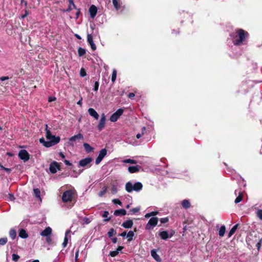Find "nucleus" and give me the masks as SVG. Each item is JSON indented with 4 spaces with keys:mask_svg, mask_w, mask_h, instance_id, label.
<instances>
[{
    "mask_svg": "<svg viewBox=\"0 0 262 262\" xmlns=\"http://www.w3.org/2000/svg\"><path fill=\"white\" fill-rule=\"evenodd\" d=\"M112 2L114 7L117 10L120 8V2L119 0H112Z\"/></svg>",
    "mask_w": 262,
    "mask_h": 262,
    "instance_id": "nucleus-33",
    "label": "nucleus"
},
{
    "mask_svg": "<svg viewBox=\"0 0 262 262\" xmlns=\"http://www.w3.org/2000/svg\"><path fill=\"white\" fill-rule=\"evenodd\" d=\"M16 231L14 229H11L9 231V236L12 239H14L16 237Z\"/></svg>",
    "mask_w": 262,
    "mask_h": 262,
    "instance_id": "nucleus-27",
    "label": "nucleus"
},
{
    "mask_svg": "<svg viewBox=\"0 0 262 262\" xmlns=\"http://www.w3.org/2000/svg\"><path fill=\"white\" fill-rule=\"evenodd\" d=\"M261 245H262V238H260L259 239V241L258 242V243L256 244V247H257L258 251H259V250L261 248Z\"/></svg>",
    "mask_w": 262,
    "mask_h": 262,
    "instance_id": "nucleus-43",
    "label": "nucleus"
},
{
    "mask_svg": "<svg viewBox=\"0 0 262 262\" xmlns=\"http://www.w3.org/2000/svg\"><path fill=\"white\" fill-rule=\"evenodd\" d=\"M64 163H65L67 165H68V166H70V165H71V163L70 162V161H68V160H65L64 161Z\"/></svg>",
    "mask_w": 262,
    "mask_h": 262,
    "instance_id": "nucleus-60",
    "label": "nucleus"
},
{
    "mask_svg": "<svg viewBox=\"0 0 262 262\" xmlns=\"http://www.w3.org/2000/svg\"><path fill=\"white\" fill-rule=\"evenodd\" d=\"M34 191V193L35 195V196L37 198H39L40 199V190L38 188H35V189H34L33 190Z\"/></svg>",
    "mask_w": 262,
    "mask_h": 262,
    "instance_id": "nucleus-37",
    "label": "nucleus"
},
{
    "mask_svg": "<svg viewBox=\"0 0 262 262\" xmlns=\"http://www.w3.org/2000/svg\"><path fill=\"white\" fill-rule=\"evenodd\" d=\"M106 154L107 150L105 148L101 149L99 152L98 156L96 159V164H99L101 162L104 157L106 155Z\"/></svg>",
    "mask_w": 262,
    "mask_h": 262,
    "instance_id": "nucleus-11",
    "label": "nucleus"
},
{
    "mask_svg": "<svg viewBox=\"0 0 262 262\" xmlns=\"http://www.w3.org/2000/svg\"><path fill=\"white\" fill-rule=\"evenodd\" d=\"M18 156V157L24 162L28 161L30 159V155L25 149L20 150Z\"/></svg>",
    "mask_w": 262,
    "mask_h": 262,
    "instance_id": "nucleus-9",
    "label": "nucleus"
},
{
    "mask_svg": "<svg viewBox=\"0 0 262 262\" xmlns=\"http://www.w3.org/2000/svg\"><path fill=\"white\" fill-rule=\"evenodd\" d=\"M46 241L48 243H50L51 242V238L50 236L46 237Z\"/></svg>",
    "mask_w": 262,
    "mask_h": 262,
    "instance_id": "nucleus-57",
    "label": "nucleus"
},
{
    "mask_svg": "<svg viewBox=\"0 0 262 262\" xmlns=\"http://www.w3.org/2000/svg\"><path fill=\"white\" fill-rule=\"evenodd\" d=\"M0 167H1L2 169H3V170H4L5 171H6L8 172H10L11 171V169H10V168L4 167L2 165H1Z\"/></svg>",
    "mask_w": 262,
    "mask_h": 262,
    "instance_id": "nucleus-52",
    "label": "nucleus"
},
{
    "mask_svg": "<svg viewBox=\"0 0 262 262\" xmlns=\"http://www.w3.org/2000/svg\"><path fill=\"white\" fill-rule=\"evenodd\" d=\"M225 231H226V227L224 225H223L221 227V228H220V230H219V234L220 235V236H223L225 234Z\"/></svg>",
    "mask_w": 262,
    "mask_h": 262,
    "instance_id": "nucleus-28",
    "label": "nucleus"
},
{
    "mask_svg": "<svg viewBox=\"0 0 262 262\" xmlns=\"http://www.w3.org/2000/svg\"><path fill=\"white\" fill-rule=\"evenodd\" d=\"M83 147L84 148L85 150L88 152L90 153L92 151L94 148L88 143H84L83 144Z\"/></svg>",
    "mask_w": 262,
    "mask_h": 262,
    "instance_id": "nucleus-26",
    "label": "nucleus"
},
{
    "mask_svg": "<svg viewBox=\"0 0 262 262\" xmlns=\"http://www.w3.org/2000/svg\"><path fill=\"white\" fill-rule=\"evenodd\" d=\"M89 12L91 18H94L97 12V8L94 5H92L89 9Z\"/></svg>",
    "mask_w": 262,
    "mask_h": 262,
    "instance_id": "nucleus-15",
    "label": "nucleus"
},
{
    "mask_svg": "<svg viewBox=\"0 0 262 262\" xmlns=\"http://www.w3.org/2000/svg\"><path fill=\"white\" fill-rule=\"evenodd\" d=\"M256 215L257 217L261 220H262V210L258 209L256 212Z\"/></svg>",
    "mask_w": 262,
    "mask_h": 262,
    "instance_id": "nucleus-44",
    "label": "nucleus"
},
{
    "mask_svg": "<svg viewBox=\"0 0 262 262\" xmlns=\"http://www.w3.org/2000/svg\"><path fill=\"white\" fill-rule=\"evenodd\" d=\"M87 40H88V42L91 46V49L93 51H95L96 49V46L94 43V42L93 41V37L91 34H88Z\"/></svg>",
    "mask_w": 262,
    "mask_h": 262,
    "instance_id": "nucleus-14",
    "label": "nucleus"
},
{
    "mask_svg": "<svg viewBox=\"0 0 262 262\" xmlns=\"http://www.w3.org/2000/svg\"><path fill=\"white\" fill-rule=\"evenodd\" d=\"M78 255H79V251L78 250V251L76 252V254H75V260H76V261H77V259H78Z\"/></svg>",
    "mask_w": 262,
    "mask_h": 262,
    "instance_id": "nucleus-61",
    "label": "nucleus"
},
{
    "mask_svg": "<svg viewBox=\"0 0 262 262\" xmlns=\"http://www.w3.org/2000/svg\"><path fill=\"white\" fill-rule=\"evenodd\" d=\"M123 247L119 246L116 249V250L110 252V255L112 257H115L117 256L119 252L121 251Z\"/></svg>",
    "mask_w": 262,
    "mask_h": 262,
    "instance_id": "nucleus-22",
    "label": "nucleus"
},
{
    "mask_svg": "<svg viewBox=\"0 0 262 262\" xmlns=\"http://www.w3.org/2000/svg\"><path fill=\"white\" fill-rule=\"evenodd\" d=\"M248 35V32L243 29H238L236 31L231 35L233 38V42L235 45H241L245 41L246 37Z\"/></svg>",
    "mask_w": 262,
    "mask_h": 262,
    "instance_id": "nucleus-2",
    "label": "nucleus"
},
{
    "mask_svg": "<svg viewBox=\"0 0 262 262\" xmlns=\"http://www.w3.org/2000/svg\"><path fill=\"white\" fill-rule=\"evenodd\" d=\"M75 194V190L70 189L63 192L62 195V201L64 203L71 202L72 201Z\"/></svg>",
    "mask_w": 262,
    "mask_h": 262,
    "instance_id": "nucleus-4",
    "label": "nucleus"
},
{
    "mask_svg": "<svg viewBox=\"0 0 262 262\" xmlns=\"http://www.w3.org/2000/svg\"><path fill=\"white\" fill-rule=\"evenodd\" d=\"M237 226H238V225L236 224V225H234L231 228V229L230 230V231H229V232L228 233V237H231L234 233V232H235V231L237 229Z\"/></svg>",
    "mask_w": 262,
    "mask_h": 262,
    "instance_id": "nucleus-29",
    "label": "nucleus"
},
{
    "mask_svg": "<svg viewBox=\"0 0 262 262\" xmlns=\"http://www.w3.org/2000/svg\"><path fill=\"white\" fill-rule=\"evenodd\" d=\"M21 4H24L25 7L27 6L28 3L27 2L25 1V0H21Z\"/></svg>",
    "mask_w": 262,
    "mask_h": 262,
    "instance_id": "nucleus-58",
    "label": "nucleus"
},
{
    "mask_svg": "<svg viewBox=\"0 0 262 262\" xmlns=\"http://www.w3.org/2000/svg\"><path fill=\"white\" fill-rule=\"evenodd\" d=\"M142 184L140 182L133 184L130 182H128L125 185V189L128 192H131L133 191H139L142 188Z\"/></svg>",
    "mask_w": 262,
    "mask_h": 262,
    "instance_id": "nucleus-3",
    "label": "nucleus"
},
{
    "mask_svg": "<svg viewBox=\"0 0 262 262\" xmlns=\"http://www.w3.org/2000/svg\"><path fill=\"white\" fill-rule=\"evenodd\" d=\"M158 219L156 217H151L146 225L145 229L150 230L155 227L158 224Z\"/></svg>",
    "mask_w": 262,
    "mask_h": 262,
    "instance_id": "nucleus-8",
    "label": "nucleus"
},
{
    "mask_svg": "<svg viewBox=\"0 0 262 262\" xmlns=\"http://www.w3.org/2000/svg\"><path fill=\"white\" fill-rule=\"evenodd\" d=\"M234 193L235 195H237V194H238L237 197L235 199L234 201L235 203L237 204L242 201L243 193L240 191H238L237 190L235 191Z\"/></svg>",
    "mask_w": 262,
    "mask_h": 262,
    "instance_id": "nucleus-18",
    "label": "nucleus"
},
{
    "mask_svg": "<svg viewBox=\"0 0 262 262\" xmlns=\"http://www.w3.org/2000/svg\"><path fill=\"white\" fill-rule=\"evenodd\" d=\"M118 189L117 186L115 185H113L111 188L112 193L113 194H115L118 192Z\"/></svg>",
    "mask_w": 262,
    "mask_h": 262,
    "instance_id": "nucleus-40",
    "label": "nucleus"
},
{
    "mask_svg": "<svg viewBox=\"0 0 262 262\" xmlns=\"http://www.w3.org/2000/svg\"><path fill=\"white\" fill-rule=\"evenodd\" d=\"M49 169L51 173H55L60 169V165L57 162H52L50 165Z\"/></svg>",
    "mask_w": 262,
    "mask_h": 262,
    "instance_id": "nucleus-13",
    "label": "nucleus"
},
{
    "mask_svg": "<svg viewBox=\"0 0 262 262\" xmlns=\"http://www.w3.org/2000/svg\"><path fill=\"white\" fill-rule=\"evenodd\" d=\"M151 254L152 257L157 261H159L160 260L159 256L157 254L156 252L154 250H152L151 251Z\"/></svg>",
    "mask_w": 262,
    "mask_h": 262,
    "instance_id": "nucleus-31",
    "label": "nucleus"
},
{
    "mask_svg": "<svg viewBox=\"0 0 262 262\" xmlns=\"http://www.w3.org/2000/svg\"><path fill=\"white\" fill-rule=\"evenodd\" d=\"M126 235V232L125 231L121 233L120 234V236H122V237H125V236Z\"/></svg>",
    "mask_w": 262,
    "mask_h": 262,
    "instance_id": "nucleus-63",
    "label": "nucleus"
},
{
    "mask_svg": "<svg viewBox=\"0 0 262 262\" xmlns=\"http://www.w3.org/2000/svg\"><path fill=\"white\" fill-rule=\"evenodd\" d=\"M122 162L125 163H131V164H136L137 162L135 160H132L130 159H125L122 161Z\"/></svg>",
    "mask_w": 262,
    "mask_h": 262,
    "instance_id": "nucleus-38",
    "label": "nucleus"
},
{
    "mask_svg": "<svg viewBox=\"0 0 262 262\" xmlns=\"http://www.w3.org/2000/svg\"><path fill=\"white\" fill-rule=\"evenodd\" d=\"M71 232V230H67L66 232V233H65V237H64V241L62 243V246L65 248L67 246V244H68V234Z\"/></svg>",
    "mask_w": 262,
    "mask_h": 262,
    "instance_id": "nucleus-25",
    "label": "nucleus"
},
{
    "mask_svg": "<svg viewBox=\"0 0 262 262\" xmlns=\"http://www.w3.org/2000/svg\"><path fill=\"white\" fill-rule=\"evenodd\" d=\"M126 214V211L124 209L116 210L114 212V215L116 216L125 215Z\"/></svg>",
    "mask_w": 262,
    "mask_h": 262,
    "instance_id": "nucleus-21",
    "label": "nucleus"
},
{
    "mask_svg": "<svg viewBox=\"0 0 262 262\" xmlns=\"http://www.w3.org/2000/svg\"><path fill=\"white\" fill-rule=\"evenodd\" d=\"M182 205L183 207L188 208L190 207V203L188 200H184L182 202Z\"/></svg>",
    "mask_w": 262,
    "mask_h": 262,
    "instance_id": "nucleus-32",
    "label": "nucleus"
},
{
    "mask_svg": "<svg viewBox=\"0 0 262 262\" xmlns=\"http://www.w3.org/2000/svg\"><path fill=\"white\" fill-rule=\"evenodd\" d=\"M82 98H81L77 102V104L81 106L82 105Z\"/></svg>",
    "mask_w": 262,
    "mask_h": 262,
    "instance_id": "nucleus-62",
    "label": "nucleus"
},
{
    "mask_svg": "<svg viewBox=\"0 0 262 262\" xmlns=\"http://www.w3.org/2000/svg\"><path fill=\"white\" fill-rule=\"evenodd\" d=\"M128 97L129 98H132L133 97H135V94L133 93H130L128 95Z\"/></svg>",
    "mask_w": 262,
    "mask_h": 262,
    "instance_id": "nucleus-59",
    "label": "nucleus"
},
{
    "mask_svg": "<svg viewBox=\"0 0 262 262\" xmlns=\"http://www.w3.org/2000/svg\"><path fill=\"white\" fill-rule=\"evenodd\" d=\"M134 236V232L132 231H129L127 234V237L128 238V241H130L131 240H132Z\"/></svg>",
    "mask_w": 262,
    "mask_h": 262,
    "instance_id": "nucleus-36",
    "label": "nucleus"
},
{
    "mask_svg": "<svg viewBox=\"0 0 262 262\" xmlns=\"http://www.w3.org/2000/svg\"><path fill=\"white\" fill-rule=\"evenodd\" d=\"M107 187L104 186L101 190L99 192L98 195L99 196L102 197L107 191Z\"/></svg>",
    "mask_w": 262,
    "mask_h": 262,
    "instance_id": "nucleus-34",
    "label": "nucleus"
},
{
    "mask_svg": "<svg viewBox=\"0 0 262 262\" xmlns=\"http://www.w3.org/2000/svg\"><path fill=\"white\" fill-rule=\"evenodd\" d=\"M92 161L91 158H86L81 160L78 163L79 167H85L89 168L91 166L90 163Z\"/></svg>",
    "mask_w": 262,
    "mask_h": 262,
    "instance_id": "nucleus-10",
    "label": "nucleus"
},
{
    "mask_svg": "<svg viewBox=\"0 0 262 262\" xmlns=\"http://www.w3.org/2000/svg\"><path fill=\"white\" fill-rule=\"evenodd\" d=\"M69 1L70 3L69 6L66 10L64 11V12H70L73 9H76V6L74 4L73 0H69Z\"/></svg>",
    "mask_w": 262,
    "mask_h": 262,
    "instance_id": "nucleus-24",
    "label": "nucleus"
},
{
    "mask_svg": "<svg viewBox=\"0 0 262 262\" xmlns=\"http://www.w3.org/2000/svg\"><path fill=\"white\" fill-rule=\"evenodd\" d=\"M52 231V229L50 227H48L40 233V235L44 237L50 236Z\"/></svg>",
    "mask_w": 262,
    "mask_h": 262,
    "instance_id": "nucleus-16",
    "label": "nucleus"
},
{
    "mask_svg": "<svg viewBox=\"0 0 262 262\" xmlns=\"http://www.w3.org/2000/svg\"><path fill=\"white\" fill-rule=\"evenodd\" d=\"M158 214V211H152V212H151L150 213H146L145 215V217L148 218V217H149L150 216H155V215H156Z\"/></svg>",
    "mask_w": 262,
    "mask_h": 262,
    "instance_id": "nucleus-35",
    "label": "nucleus"
},
{
    "mask_svg": "<svg viewBox=\"0 0 262 262\" xmlns=\"http://www.w3.org/2000/svg\"><path fill=\"white\" fill-rule=\"evenodd\" d=\"M117 77V71L115 69H114L113 71L112 75V81L114 82L116 79Z\"/></svg>",
    "mask_w": 262,
    "mask_h": 262,
    "instance_id": "nucleus-42",
    "label": "nucleus"
},
{
    "mask_svg": "<svg viewBox=\"0 0 262 262\" xmlns=\"http://www.w3.org/2000/svg\"><path fill=\"white\" fill-rule=\"evenodd\" d=\"M88 113L91 116L97 120L99 118V115L97 112L93 108H90L88 110Z\"/></svg>",
    "mask_w": 262,
    "mask_h": 262,
    "instance_id": "nucleus-17",
    "label": "nucleus"
},
{
    "mask_svg": "<svg viewBox=\"0 0 262 262\" xmlns=\"http://www.w3.org/2000/svg\"><path fill=\"white\" fill-rule=\"evenodd\" d=\"M106 121V117L104 113L101 115V118L97 126L98 129L99 131L102 130L105 127Z\"/></svg>",
    "mask_w": 262,
    "mask_h": 262,
    "instance_id": "nucleus-12",
    "label": "nucleus"
},
{
    "mask_svg": "<svg viewBox=\"0 0 262 262\" xmlns=\"http://www.w3.org/2000/svg\"><path fill=\"white\" fill-rule=\"evenodd\" d=\"M45 130L46 133V137L47 141H46L43 138L39 139V142L45 147H50L59 142L60 138L59 137H55L51 134L50 130L48 129L47 124L46 125Z\"/></svg>",
    "mask_w": 262,
    "mask_h": 262,
    "instance_id": "nucleus-1",
    "label": "nucleus"
},
{
    "mask_svg": "<svg viewBox=\"0 0 262 262\" xmlns=\"http://www.w3.org/2000/svg\"><path fill=\"white\" fill-rule=\"evenodd\" d=\"M115 233V231L113 228H111L107 233L109 237H112Z\"/></svg>",
    "mask_w": 262,
    "mask_h": 262,
    "instance_id": "nucleus-45",
    "label": "nucleus"
},
{
    "mask_svg": "<svg viewBox=\"0 0 262 262\" xmlns=\"http://www.w3.org/2000/svg\"><path fill=\"white\" fill-rule=\"evenodd\" d=\"M12 257V260L15 261H17L19 258V256L16 254H13Z\"/></svg>",
    "mask_w": 262,
    "mask_h": 262,
    "instance_id": "nucleus-47",
    "label": "nucleus"
},
{
    "mask_svg": "<svg viewBox=\"0 0 262 262\" xmlns=\"http://www.w3.org/2000/svg\"><path fill=\"white\" fill-rule=\"evenodd\" d=\"M133 222L131 220H127L125 222H124L122 224V226L123 227L125 228H131L133 227Z\"/></svg>",
    "mask_w": 262,
    "mask_h": 262,
    "instance_id": "nucleus-19",
    "label": "nucleus"
},
{
    "mask_svg": "<svg viewBox=\"0 0 262 262\" xmlns=\"http://www.w3.org/2000/svg\"><path fill=\"white\" fill-rule=\"evenodd\" d=\"M168 220L167 218L166 217H165V218H162L161 220H160V221L162 223H167L168 222Z\"/></svg>",
    "mask_w": 262,
    "mask_h": 262,
    "instance_id": "nucleus-54",
    "label": "nucleus"
},
{
    "mask_svg": "<svg viewBox=\"0 0 262 262\" xmlns=\"http://www.w3.org/2000/svg\"><path fill=\"white\" fill-rule=\"evenodd\" d=\"M28 15H29V11L27 10H25V14L21 16V18L24 19Z\"/></svg>",
    "mask_w": 262,
    "mask_h": 262,
    "instance_id": "nucleus-50",
    "label": "nucleus"
},
{
    "mask_svg": "<svg viewBox=\"0 0 262 262\" xmlns=\"http://www.w3.org/2000/svg\"><path fill=\"white\" fill-rule=\"evenodd\" d=\"M9 200L10 201H13L14 200V196L12 193H9L8 195Z\"/></svg>",
    "mask_w": 262,
    "mask_h": 262,
    "instance_id": "nucleus-53",
    "label": "nucleus"
},
{
    "mask_svg": "<svg viewBox=\"0 0 262 262\" xmlns=\"http://www.w3.org/2000/svg\"><path fill=\"white\" fill-rule=\"evenodd\" d=\"M175 233L173 230H171L169 232L167 231H163L159 233L160 237L164 240L171 238Z\"/></svg>",
    "mask_w": 262,
    "mask_h": 262,
    "instance_id": "nucleus-7",
    "label": "nucleus"
},
{
    "mask_svg": "<svg viewBox=\"0 0 262 262\" xmlns=\"http://www.w3.org/2000/svg\"><path fill=\"white\" fill-rule=\"evenodd\" d=\"M140 167L139 166H129L128 168V170L130 173H135L138 172L140 169Z\"/></svg>",
    "mask_w": 262,
    "mask_h": 262,
    "instance_id": "nucleus-20",
    "label": "nucleus"
},
{
    "mask_svg": "<svg viewBox=\"0 0 262 262\" xmlns=\"http://www.w3.org/2000/svg\"><path fill=\"white\" fill-rule=\"evenodd\" d=\"M9 78L8 76H3L0 77V80L1 81H4L9 79Z\"/></svg>",
    "mask_w": 262,
    "mask_h": 262,
    "instance_id": "nucleus-55",
    "label": "nucleus"
},
{
    "mask_svg": "<svg viewBox=\"0 0 262 262\" xmlns=\"http://www.w3.org/2000/svg\"><path fill=\"white\" fill-rule=\"evenodd\" d=\"M86 75V72L83 68H81L80 71V75L81 77H84Z\"/></svg>",
    "mask_w": 262,
    "mask_h": 262,
    "instance_id": "nucleus-46",
    "label": "nucleus"
},
{
    "mask_svg": "<svg viewBox=\"0 0 262 262\" xmlns=\"http://www.w3.org/2000/svg\"><path fill=\"white\" fill-rule=\"evenodd\" d=\"M123 112L124 111L122 108H119L116 112L111 115L110 118V121L113 122H116L120 118V117L122 115Z\"/></svg>",
    "mask_w": 262,
    "mask_h": 262,
    "instance_id": "nucleus-6",
    "label": "nucleus"
},
{
    "mask_svg": "<svg viewBox=\"0 0 262 262\" xmlns=\"http://www.w3.org/2000/svg\"><path fill=\"white\" fill-rule=\"evenodd\" d=\"M19 236L22 238H27L28 237V234L25 229H21L19 231Z\"/></svg>",
    "mask_w": 262,
    "mask_h": 262,
    "instance_id": "nucleus-23",
    "label": "nucleus"
},
{
    "mask_svg": "<svg viewBox=\"0 0 262 262\" xmlns=\"http://www.w3.org/2000/svg\"><path fill=\"white\" fill-rule=\"evenodd\" d=\"M8 241V239L6 237L0 238V245H5Z\"/></svg>",
    "mask_w": 262,
    "mask_h": 262,
    "instance_id": "nucleus-41",
    "label": "nucleus"
},
{
    "mask_svg": "<svg viewBox=\"0 0 262 262\" xmlns=\"http://www.w3.org/2000/svg\"><path fill=\"white\" fill-rule=\"evenodd\" d=\"M99 82L98 81H96L94 84V89H93L95 91H98V88H99Z\"/></svg>",
    "mask_w": 262,
    "mask_h": 262,
    "instance_id": "nucleus-49",
    "label": "nucleus"
},
{
    "mask_svg": "<svg viewBox=\"0 0 262 262\" xmlns=\"http://www.w3.org/2000/svg\"><path fill=\"white\" fill-rule=\"evenodd\" d=\"M109 215V212L107 211H105L103 214L102 215V216L105 219L104 220V221L105 222H108L111 220V217H108V215Z\"/></svg>",
    "mask_w": 262,
    "mask_h": 262,
    "instance_id": "nucleus-30",
    "label": "nucleus"
},
{
    "mask_svg": "<svg viewBox=\"0 0 262 262\" xmlns=\"http://www.w3.org/2000/svg\"><path fill=\"white\" fill-rule=\"evenodd\" d=\"M140 210V208H133L130 211L131 212H132L133 213H136L137 212H138Z\"/></svg>",
    "mask_w": 262,
    "mask_h": 262,
    "instance_id": "nucleus-51",
    "label": "nucleus"
},
{
    "mask_svg": "<svg viewBox=\"0 0 262 262\" xmlns=\"http://www.w3.org/2000/svg\"><path fill=\"white\" fill-rule=\"evenodd\" d=\"M112 201L115 204H118L120 206L122 205L121 202L118 199H113Z\"/></svg>",
    "mask_w": 262,
    "mask_h": 262,
    "instance_id": "nucleus-48",
    "label": "nucleus"
},
{
    "mask_svg": "<svg viewBox=\"0 0 262 262\" xmlns=\"http://www.w3.org/2000/svg\"><path fill=\"white\" fill-rule=\"evenodd\" d=\"M112 242H113V243L115 244V243H117V238H116V237L112 238Z\"/></svg>",
    "mask_w": 262,
    "mask_h": 262,
    "instance_id": "nucleus-64",
    "label": "nucleus"
},
{
    "mask_svg": "<svg viewBox=\"0 0 262 262\" xmlns=\"http://www.w3.org/2000/svg\"><path fill=\"white\" fill-rule=\"evenodd\" d=\"M83 136L80 134L79 133L76 135H74L72 137H71L69 140L68 144L74 146L75 144L80 140H83Z\"/></svg>",
    "mask_w": 262,
    "mask_h": 262,
    "instance_id": "nucleus-5",
    "label": "nucleus"
},
{
    "mask_svg": "<svg viewBox=\"0 0 262 262\" xmlns=\"http://www.w3.org/2000/svg\"><path fill=\"white\" fill-rule=\"evenodd\" d=\"M78 54L80 56H83L85 54V50L81 48H79L78 50Z\"/></svg>",
    "mask_w": 262,
    "mask_h": 262,
    "instance_id": "nucleus-39",
    "label": "nucleus"
},
{
    "mask_svg": "<svg viewBox=\"0 0 262 262\" xmlns=\"http://www.w3.org/2000/svg\"><path fill=\"white\" fill-rule=\"evenodd\" d=\"M56 100V98L55 97H49L48 101L49 102H52Z\"/></svg>",
    "mask_w": 262,
    "mask_h": 262,
    "instance_id": "nucleus-56",
    "label": "nucleus"
}]
</instances>
